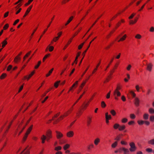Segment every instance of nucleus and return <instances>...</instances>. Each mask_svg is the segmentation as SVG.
I'll list each match as a JSON object with an SVG mask.
<instances>
[{
    "instance_id": "nucleus-1",
    "label": "nucleus",
    "mask_w": 154,
    "mask_h": 154,
    "mask_svg": "<svg viewBox=\"0 0 154 154\" xmlns=\"http://www.w3.org/2000/svg\"><path fill=\"white\" fill-rule=\"evenodd\" d=\"M23 122H20L19 125L16 130V132H18V135H20L25 128L26 125L23 124Z\"/></svg>"
},
{
    "instance_id": "nucleus-2",
    "label": "nucleus",
    "mask_w": 154,
    "mask_h": 154,
    "mask_svg": "<svg viewBox=\"0 0 154 154\" xmlns=\"http://www.w3.org/2000/svg\"><path fill=\"white\" fill-rule=\"evenodd\" d=\"M79 99H78L75 102V103L74 104L73 106H72V108L73 106H74L79 101ZM72 108L70 109L67 112H65L64 114L60 116V118L58 119V121L62 120L63 118L66 117L71 112L72 110Z\"/></svg>"
},
{
    "instance_id": "nucleus-3",
    "label": "nucleus",
    "mask_w": 154,
    "mask_h": 154,
    "mask_svg": "<svg viewBox=\"0 0 154 154\" xmlns=\"http://www.w3.org/2000/svg\"><path fill=\"white\" fill-rule=\"evenodd\" d=\"M130 148L129 150L131 152H135L136 149L137 147L135 143L133 142H131L129 143Z\"/></svg>"
},
{
    "instance_id": "nucleus-4",
    "label": "nucleus",
    "mask_w": 154,
    "mask_h": 154,
    "mask_svg": "<svg viewBox=\"0 0 154 154\" xmlns=\"http://www.w3.org/2000/svg\"><path fill=\"white\" fill-rule=\"evenodd\" d=\"M119 153H122V152H124V154H127L129 152V150L124 147H122L119 148Z\"/></svg>"
},
{
    "instance_id": "nucleus-5",
    "label": "nucleus",
    "mask_w": 154,
    "mask_h": 154,
    "mask_svg": "<svg viewBox=\"0 0 154 154\" xmlns=\"http://www.w3.org/2000/svg\"><path fill=\"white\" fill-rule=\"evenodd\" d=\"M113 95L114 96L115 99L116 100H118V97L121 96V93L119 91H114L113 93Z\"/></svg>"
},
{
    "instance_id": "nucleus-6",
    "label": "nucleus",
    "mask_w": 154,
    "mask_h": 154,
    "mask_svg": "<svg viewBox=\"0 0 154 154\" xmlns=\"http://www.w3.org/2000/svg\"><path fill=\"white\" fill-rule=\"evenodd\" d=\"M56 137L58 139H60L63 137L64 135L61 132L56 131Z\"/></svg>"
},
{
    "instance_id": "nucleus-7",
    "label": "nucleus",
    "mask_w": 154,
    "mask_h": 154,
    "mask_svg": "<svg viewBox=\"0 0 154 154\" xmlns=\"http://www.w3.org/2000/svg\"><path fill=\"white\" fill-rule=\"evenodd\" d=\"M74 135V132L72 131L67 132L66 133V136L69 138L72 137Z\"/></svg>"
},
{
    "instance_id": "nucleus-8",
    "label": "nucleus",
    "mask_w": 154,
    "mask_h": 154,
    "mask_svg": "<svg viewBox=\"0 0 154 154\" xmlns=\"http://www.w3.org/2000/svg\"><path fill=\"white\" fill-rule=\"evenodd\" d=\"M35 71H33L31 73L28 75L25 76L24 78V79H27L29 80L30 78L34 75L35 73Z\"/></svg>"
},
{
    "instance_id": "nucleus-9",
    "label": "nucleus",
    "mask_w": 154,
    "mask_h": 154,
    "mask_svg": "<svg viewBox=\"0 0 154 154\" xmlns=\"http://www.w3.org/2000/svg\"><path fill=\"white\" fill-rule=\"evenodd\" d=\"M32 7V5H31L28 7V8H27L26 11L24 15L23 16V17L24 18L25 17L29 14V13L30 11V10H31Z\"/></svg>"
},
{
    "instance_id": "nucleus-10",
    "label": "nucleus",
    "mask_w": 154,
    "mask_h": 154,
    "mask_svg": "<svg viewBox=\"0 0 154 154\" xmlns=\"http://www.w3.org/2000/svg\"><path fill=\"white\" fill-rule=\"evenodd\" d=\"M100 139L99 137H97L94 140V143L95 145L97 146L100 143Z\"/></svg>"
},
{
    "instance_id": "nucleus-11",
    "label": "nucleus",
    "mask_w": 154,
    "mask_h": 154,
    "mask_svg": "<svg viewBox=\"0 0 154 154\" xmlns=\"http://www.w3.org/2000/svg\"><path fill=\"white\" fill-rule=\"evenodd\" d=\"M46 135L47 137V140L48 141L52 137L51 131H48Z\"/></svg>"
},
{
    "instance_id": "nucleus-12",
    "label": "nucleus",
    "mask_w": 154,
    "mask_h": 154,
    "mask_svg": "<svg viewBox=\"0 0 154 154\" xmlns=\"http://www.w3.org/2000/svg\"><path fill=\"white\" fill-rule=\"evenodd\" d=\"M140 100L137 97H136L134 100V104L137 106H138L139 105Z\"/></svg>"
},
{
    "instance_id": "nucleus-13",
    "label": "nucleus",
    "mask_w": 154,
    "mask_h": 154,
    "mask_svg": "<svg viewBox=\"0 0 154 154\" xmlns=\"http://www.w3.org/2000/svg\"><path fill=\"white\" fill-rule=\"evenodd\" d=\"M105 118L106 119L110 120L112 118L111 116L110 115H109L108 112L105 113Z\"/></svg>"
},
{
    "instance_id": "nucleus-14",
    "label": "nucleus",
    "mask_w": 154,
    "mask_h": 154,
    "mask_svg": "<svg viewBox=\"0 0 154 154\" xmlns=\"http://www.w3.org/2000/svg\"><path fill=\"white\" fill-rule=\"evenodd\" d=\"M54 17H53L52 19H51V21L49 23V24H48V25L47 26V28L45 29L44 30V31H43V34H44L47 31V29L51 25V23H52V21L54 19Z\"/></svg>"
},
{
    "instance_id": "nucleus-15",
    "label": "nucleus",
    "mask_w": 154,
    "mask_h": 154,
    "mask_svg": "<svg viewBox=\"0 0 154 154\" xmlns=\"http://www.w3.org/2000/svg\"><path fill=\"white\" fill-rule=\"evenodd\" d=\"M33 127V125H31L27 129L26 133L29 134L32 130Z\"/></svg>"
},
{
    "instance_id": "nucleus-16",
    "label": "nucleus",
    "mask_w": 154,
    "mask_h": 154,
    "mask_svg": "<svg viewBox=\"0 0 154 154\" xmlns=\"http://www.w3.org/2000/svg\"><path fill=\"white\" fill-rule=\"evenodd\" d=\"M70 147V145L69 144H66L63 146V148L64 150H66L69 148Z\"/></svg>"
},
{
    "instance_id": "nucleus-17",
    "label": "nucleus",
    "mask_w": 154,
    "mask_h": 154,
    "mask_svg": "<svg viewBox=\"0 0 154 154\" xmlns=\"http://www.w3.org/2000/svg\"><path fill=\"white\" fill-rule=\"evenodd\" d=\"M152 65L151 63H149L147 64V69L149 71L151 70Z\"/></svg>"
},
{
    "instance_id": "nucleus-18",
    "label": "nucleus",
    "mask_w": 154,
    "mask_h": 154,
    "mask_svg": "<svg viewBox=\"0 0 154 154\" xmlns=\"http://www.w3.org/2000/svg\"><path fill=\"white\" fill-rule=\"evenodd\" d=\"M20 60V57L18 56H17L15 57L14 60V61L15 63H17Z\"/></svg>"
},
{
    "instance_id": "nucleus-19",
    "label": "nucleus",
    "mask_w": 154,
    "mask_h": 154,
    "mask_svg": "<svg viewBox=\"0 0 154 154\" xmlns=\"http://www.w3.org/2000/svg\"><path fill=\"white\" fill-rule=\"evenodd\" d=\"M46 139H47L46 136L44 135H42V137H41V139L42 140V143H44L45 141V140Z\"/></svg>"
},
{
    "instance_id": "nucleus-20",
    "label": "nucleus",
    "mask_w": 154,
    "mask_h": 154,
    "mask_svg": "<svg viewBox=\"0 0 154 154\" xmlns=\"http://www.w3.org/2000/svg\"><path fill=\"white\" fill-rule=\"evenodd\" d=\"M30 152L28 149H25L20 154H29Z\"/></svg>"
},
{
    "instance_id": "nucleus-21",
    "label": "nucleus",
    "mask_w": 154,
    "mask_h": 154,
    "mask_svg": "<svg viewBox=\"0 0 154 154\" xmlns=\"http://www.w3.org/2000/svg\"><path fill=\"white\" fill-rule=\"evenodd\" d=\"M127 37V35L126 34H125L118 41V42L121 41H124Z\"/></svg>"
},
{
    "instance_id": "nucleus-22",
    "label": "nucleus",
    "mask_w": 154,
    "mask_h": 154,
    "mask_svg": "<svg viewBox=\"0 0 154 154\" xmlns=\"http://www.w3.org/2000/svg\"><path fill=\"white\" fill-rule=\"evenodd\" d=\"M142 38V35L139 34H136L135 36V38L138 39H141Z\"/></svg>"
},
{
    "instance_id": "nucleus-23",
    "label": "nucleus",
    "mask_w": 154,
    "mask_h": 154,
    "mask_svg": "<svg viewBox=\"0 0 154 154\" xmlns=\"http://www.w3.org/2000/svg\"><path fill=\"white\" fill-rule=\"evenodd\" d=\"M149 114L146 113H144L143 116V118L145 120L148 119L149 118Z\"/></svg>"
},
{
    "instance_id": "nucleus-24",
    "label": "nucleus",
    "mask_w": 154,
    "mask_h": 154,
    "mask_svg": "<svg viewBox=\"0 0 154 154\" xmlns=\"http://www.w3.org/2000/svg\"><path fill=\"white\" fill-rule=\"evenodd\" d=\"M125 128V126L124 125H122L119 126V131H122L124 130Z\"/></svg>"
},
{
    "instance_id": "nucleus-25",
    "label": "nucleus",
    "mask_w": 154,
    "mask_h": 154,
    "mask_svg": "<svg viewBox=\"0 0 154 154\" xmlns=\"http://www.w3.org/2000/svg\"><path fill=\"white\" fill-rule=\"evenodd\" d=\"M89 78V77L88 79H86L85 81H84L81 84V85L80 86V88H83V86H84V85H85V84L86 83V82L88 80V79Z\"/></svg>"
},
{
    "instance_id": "nucleus-26",
    "label": "nucleus",
    "mask_w": 154,
    "mask_h": 154,
    "mask_svg": "<svg viewBox=\"0 0 154 154\" xmlns=\"http://www.w3.org/2000/svg\"><path fill=\"white\" fill-rule=\"evenodd\" d=\"M118 145V142L115 141L114 143H112L111 145V147L113 148H115Z\"/></svg>"
},
{
    "instance_id": "nucleus-27",
    "label": "nucleus",
    "mask_w": 154,
    "mask_h": 154,
    "mask_svg": "<svg viewBox=\"0 0 154 154\" xmlns=\"http://www.w3.org/2000/svg\"><path fill=\"white\" fill-rule=\"evenodd\" d=\"M100 61L98 63V64L97 65L96 67L94 69L92 72V73L93 74L97 70V69L99 66L100 64Z\"/></svg>"
},
{
    "instance_id": "nucleus-28",
    "label": "nucleus",
    "mask_w": 154,
    "mask_h": 154,
    "mask_svg": "<svg viewBox=\"0 0 154 154\" xmlns=\"http://www.w3.org/2000/svg\"><path fill=\"white\" fill-rule=\"evenodd\" d=\"M73 18V16H71V17H70L69 18V19H68V20L67 21V22L65 24V26H66L68 24H69L71 22V21L72 20Z\"/></svg>"
},
{
    "instance_id": "nucleus-29",
    "label": "nucleus",
    "mask_w": 154,
    "mask_h": 154,
    "mask_svg": "<svg viewBox=\"0 0 154 154\" xmlns=\"http://www.w3.org/2000/svg\"><path fill=\"white\" fill-rule=\"evenodd\" d=\"M119 126L120 125L118 123H115L114 125L113 128L114 129H117L119 128Z\"/></svg>"
},
{
    "instance_id": "nucleus-30",
    "label": "nucleus",
    "mask_w": 154,
    "mask_h": 154,
    "mask_svg": "<svg viewBox=\"0 0 154 154\" xmlns=\"http://www.w3.org/2000/svg\"><path fill=\"white\" fill-rule=\"evenodd\" d=\"M149 112L151 114H154V109L152 108H150L149 109Z\"/></svg>"
},
{
    "instance_id": "nucleus-31",
    "label": "nucleus",
    "mask_w": 154,
    "mask_h": 154,
    "mask_svg": "<svg viewBox=\"0 0 154 154\" xmlns=\"http://www.w3.org/2000/svg\"><path fill=\"white\" fill-rule=\"evenodd\" d=\"M62 149V147L60 146H56L54 148V150L57 151H59Z\"/></svg>"
},
{
    "instance_id": "nucleus-32",
    "label": "nucleus",
    "mask_w": 154,
    "mask_h": 154,
    "mask_svg": "<svg viewBox=\"0 0 154 154\" xmlns=\"http://www.w3.org/2000/svg\"><path fill=\"white\" fill-rule=\"evenodd\" d=\"M7 42L6 40V39L4 40L2 43V47L3 48L7 44Z\"/></svg>"
},
{
    "instance_id": "nucleus-33",
    "label": "nucleus",
    "mask_w": 154,
    "mask_h": 154,
    "mask_svg": "<svg viewBox=\"0 0 154 154\" xmlns=\"http://www.w3.org/2000/svg\"><path fill=\"white\" fill-rule=\"evenodd\" d=\"M54 70V68H52L48 72L47 74L46 75V76L47 77H48L52 73L53 71Z\"/></svg>"
},
{
    "instance_id": "nucleus-34",
    "label": "nucleus",
    "mask_w": 154,
    "mask_h": 154,
    "mask_svg": "<svg viewBox=\"0 0 154 154\" xmlns=\"http://www.w3.org/2000/svg\"><path fill=\"white\" fill-rule=\"evenodd\" d=\"M78 82H79L78 81H75V82L72 85V87H73L74 88H76L77 86Z\"/></svg>"
},
{
    "instance_id": "nucleus-35",
    "label": "nucleus",
    "mask_w": 154,
    "mask_h": 154,
    "mask_svg": "<svg viewBox=\"0 0 154 154\" xmlns=\"http://www.w3.org/2000/svg\"><path fill=\"white\" fill-rule=\"evenodd\" d=\"M60 82V81H57L55 82L54 84V87L56 88H57Z\"/></svg>"
},
{
    "instance_id": "nucleus-36",
    "label": "nucleus",
    "mask_w": 154,
    "mask_h": 154,
    "mask_svg": "<svg viewBox=\"0 0 154 154\" xmlns=\"http://www.w3.org/2000/svg\"><path fill=\"white\" fill-rule=\"evenodd\" d=\"M137 21V19H135L134 20H131L129 22V24H133L135 23Z\"/></svg>"
},
{
    "instance_id": "nucleus-37",
    "label": "nucleus",
    "mask_w": 154,
    "mask_h": 154,
    "mask_svg": "<svg viewBox=\"0 0 154 154\" xmlns=\"http://www.w3.org/2000/svg\"><path fill=\"white\" fill-rule=\"evenodd\" d=\"M50 55V54H48L45 56L44 57H43V59H42V61L43 62H44L45 60L48 57H49Z\"/></svg>"
},
{
    "instance_id": "nucleus-38",
    "label": "nucleus",
    "mask_w": 154,
    "mask_h": 154,
    "mask_svg": "<svg viewBox=\"0 0 154 154\" xmlns=\"http://www.w3.org/2000/svg\"><path fill=\"white\" fill-rule=\"evenodd\" d=\"M148 143L154 146V139H151L148 141Z\"/></svg>"
},
{
    "instance_id": "nucleus-39",
    "label": "nucleus",
    "mask_w": 154,
    "mask_h": 154,
    "mask_svg": "<svg viewBox=\"0 0 154 154\" xmlns=\"http://www.w3.org/2000/svg\"><path fill=\"white\" fill-rule=\"evenodd\" d=\"M129 93L132 95L133 97H135L136 94L132 90L129 91Z\"/></svg>"
},
{
    "instance_id": "nucleus-40",
    "label": "nucleus",
    "mask_w": 154,
    "mask_h": 154,
    "mask_svg": "<svg viewBox=\"0 0 154 154\" xmlns=\"http://www.w3.org/2000/svg\"><path fill=\"white\" fill-rule=\"evenodd\" d=\"M96 38V37H95L90 42V43H89V45H88V46L87 48V49L84 51V52L83 53V54H84L85 55V54L86 53V51H87V50H88V48H89L90 46V45L91 44V42L94 40V39Z\"/></svg>"
},
{
    "instance_id": "nucleus-41",
    "label": "nucleus",
    "mask_w": 154,
    "mask_h": 154,
    "mask_svg": "<svg viewBox=\"0 0 154 154\" xmlns=\"http://www.w3.org/2000/svg\"><path fill=\"white\" fill-rule=\"evenodd\" d=\"M110 112L113 116H115L116 114V112L114 109H112L110 110Z\"/></svg>"
},
{
    "instance_id": "nucleus-42",
    "label": "nucleus",
    "mask_w": 154,
    "mask_h": 154,
    "mask_svg": "<svg viewBox=\"0 0 154 154\" xmlns=\"http://www.w3.org/2000/svg\"><path fill=\"white\" fill-rule=\"evenodd\" d=\"M144 121L142 120H140L137 121V123L139 125H142L144 123Z\"/></svg>"
},
{
    "instance_id": "nucleus-43",
    "label": "nucleus",
    "mask_w": 154,
    "mask_h": 154,
    "mask_svg": "<svg viewBox=\"0 0 154 154\" xmlns=\"http://www.w3.org/2000/svg\"><path fill=\"white\" fill-rule=\"evenodd\" d=\"M6 75H7L6 73H3L1 76L0 78L1 79H3L6 77Z\"/></svg>"
},
{
    "instance_id": "nucleus-44",
    "label": "nucleus",
    "mask_w": 154,
    "mask_h": 154,
    "mask_svg": "<svg viewBox=\"0 0 154 154\" xmlns=\"http://www.w3.org/2000/svg\"><path fill=\"white\" fill-rule=\"evenodd\" d=\"M128 121V119L126 118H124L122 119L121 122L122 123H125Z\"/></svg>"
},
{
    "instance_id": "nucleus-45",
    "label": "nucleus",
    "mask_w": 154,
    "mask_h": 154,
    "mask_svg": "<svg viewBox=\"0 0 154 154\" xmlns=\"http://www.w3.org/2000/svg\"><path fill=\"white\" fill-rule=\"evenodd\" d=\"M41 63V61H39L38 62V63L37 65L35 66V69H37L39 66H40V64Z\"/></svg>"
},
{
    "instance_id": "nucleus-46",
    "label": "nucleus",
    "mask_w": 154,
    "mask_h": 154,
    "mask_svg": "<svg viewBox=\"0 0 154 154\" xmlns=\"http://www.w3.org/2000/svg\"><path fill=\"white\" fill-rule=\"evenodd\" d=\"M59 38L57 36L55 37H54L52 40V42H56L58 41Z\"/></svg>"
},
{
    "instance_id": "nucleus-47",
    "label": "nucleus",
    "mask_w": 154,
    "mask_h": 154,
    "mask_svg": "<svg viewBox=\"0 0 154 154\" xmlns=\"http://www.w3.org/2000/svg\"><path fill=\"white\" fill-rule=\"evenodd\" d=\"M106 104L104 101H102L101 103V106L102 108H105L106 106Z\"/></svg>"
},
{
    "instance_id": "nucleus-48",
    "label": "nucleus",
    "mask_w": 154,
    "mask_h": 154,
    "mask_svg": "<svg viewBox=\"0 0 154 154\" xmlns=\"http://www.w3.org/2000/svg\"><path fill=\"white\" fill-rule=\"evenodd\" d=\"M121 143L123 145H126L127 144V142L124 140H122L121 142Z\"/></svg>"
},
{
    "instance_id": "nucleus-49",
    "label": "nucleus",
    "mask_w": 154,
    "mask_h": 154,
    "mask_svg": "<svg viewBox=\"0 0 154 154\" xmlns=\"http://www.w3.org/2000/svg\"><path fill=\"white\" fill-rule=\"evenodd\" d=\"M149 119L152 122H154V116H151L150 117Z\"/></svg>"
},
{
    "instance_id": "nucleus-50",
    "label": "nucleus",
    "mask_w": 154,
    "mask_h": 154,
    "mask_svg": "<svg viewBox=\"0 0 154 154\" xmlns=\"http://www.w3.org/2000/svg\"><path fill=\"white\" fill-rule=\"evenodd\" d=\"M48 47H49V51L50 52L52 51L54 49V47L53 46H49Z\"/></svg>"
},
{
    "instance_id": "nucleus-51",
    "label": "nucleus",
    "mask_w": 154,
    "mask_h": 154,
    "mask_svg": "<svg viewBox=\"0 0 154 154\" xmlns=\"http://www.w3.org/2000/svg\"><path fill=\"white\" fill-rule=\"evenodd\" d=\"M130 117L131 119H135L136 116L134 114H131L130 115Z\"/></svg>"
},
{
    "instance_id": "nucleus-52",
    "label": "nucleus",
    "mask_w": 154,
    "mask_h": 154,
    "mask_svg": "<svg viewBox=\"0 0 154 154\" xmlns=\"http://www.w3.org/2000/svg\"><path fill=\"white\" fill-rule=\"evenodd\" d=\"M9 27V24H6L4 26L3 29L4 30L7 29Z\"/></svg>"
},
{
    "instance_id": "nucleus-53",
    "label": "nucleus",
    "mask_w": 154,
    "mask_h": 154,
    "mask_svg": "<svg viewBox=\"0 0 154 154\" xmlns=\"http://www.w3.org/2000/svg\"><path fill=\"white\" fill-rule=\"evenodd\" d=\"M146 152H152V149L150 148H148L146 149Z\"/></svg>"
},
{
    "instance_id": "nucleus-54",
    "label": "nucleus",
    "mask_w": 154,
    "mask_h": 154,
    "mask_svg": "<svg viewBox=\"0 0 154 154\" xmlns=\"http://www.w3.org/2000/svg\"><path fill=\"white\" fill-rule=\"evenodd\" d=\"M12 66L11 65H9L7 67V71H9L12 68Z\"/></svg>"
},
{
    "instance_id": "nucleus-55",
    "label": "nucleus",
    "mask_w": 154,
    "mask_h": 154,
    "mask_svg": "<svg viewBox=\"0 0 154 154\" xmlns=\"http://www.w3.org/2000/svg\"><path fill=\"white\" fill-rule=\"evenodd\" d=\"M89 103V101L88 103H86L84 105L83 108V109H86Z\"/></svg>"
},
{
    "instance_id": "nucleus-56",
    "label": "nucleus",
    "mask_w": 154,
    "mask_h": 154,
    "mask_svg": "<svg viewBox=\"0 0 154 154\" xmlns=\"http://www.w3.org/2000/svg\"><path fill=\"white\" fill-rule=\"evenodd\" d=\"M94 145L93 144H91L88 146V149H90L91 148L94 147Z\"/></svg>"
},
{
    "instance_id": "nucleus-57",
    "label": "nucleus",
    "mask_w": 154,
    "mask_h": 154,
    "mask_svg": "<svg viewBox=\"0 0 154 154\" xmlns=\"http://www.w3.org/2000/svg\"><path fill=\"white\" fill-rule=\"evenodd\" d=\"M135 88L136 89V90L137 91V92H139L140 88V87H139V85H136L135 86Z\"/></svg>"
},
{
    "instance_id": "nucleus-58",
    "label": "nucleus",
    "mask_w": 154,
    "mask_h": 154,
    "mask_svg": "<svg viewBox=\"0 0 154 154\" xmlns=\"http://www.w3.org/2000/svg\"><path fill=\"white\" fill-rule=\"evenodd\" d=\"M84 42H83V43H82L80 45H79V46H78L79 49H80L82 48L83 45H84Z\"/></svg>"
},
{
    "instance_id": "nucleus-59",
    "label": "nucleus",
    "mask_w": 154,
    "mask_h": 154,
    "mask_svg": "<svg viewBox=\"0 0 154 154\" xmlns=\"http://www.w3.org/2000/svg\"><path fill=\"white\" fill-rule=\"evenodd\" d=\"M110 92H111V91H109V93H107V94L106 96V98L109 99L110 98Z\"/></svg>"
},
{
    "instance_id": "nucleus-60",
    "label": "nucleus",
    "mask_w": 154,
    "mask_h": 154,
    "mask_svg": "<svg viewBox=\"0 0 154 154\" xmlns=\"http://www.w3.org/2000/svg\"><path fill=\"white\" fill-rule=\"evenodd\" d=\"M121 99L122 101L124 102L126 100V99L125 96L123 95L121 97Z\"/></svg>"
},
{
    "instance_id": "nucleus-61",
    "label": "nucleus",
    "mask_w": 154,
    "mask_h": 154,
    "mask_svg": "<svg viewBox=\"0 0 154 154\" xmlns=\"http://www.w3.org/2000/svg\"><path fill=\"white\" fill-rule=\"evenodd\" d=\"M131 66L130 64H129L127 67L126 69H127V70L129 71L131 69Z\"/></svg>"
},
{
    "instance_id": "nucleus-62",
    "label": "nucleus",
    "mask_w": 154,
    "mask_h": 154,
    "mask_svg": "<svg viewBox=\"0 0 154 154\" xmlns=\"http://www.w3.org/2000/svg\"><path fill=\"white\" fill-rule=\"evenodd\" d=\"M31 53V51H29L28 53H27L24 56L26 58Z\"/></svg>"
},
{
    "instance_id": "nucleus-63",
    "label": "nucleus",
    "mask_w": 154,
    "mask_h": 154,
    "mask_svg": "<svg viewBox=\"0 0 154 154\" xmlns=\"http://www.w3.org/2000/svg\"><path fill=\"white\" fill-rule=\"evenodd\" d=\"M135 15V13H133L131 14V15L129 17V19H132L133 17L134 16V15Z\"/></svg>"
},
{
    "instance_id": "nucleus-64",
    "label": "nucleus",
    "mask_w": 154,
    "mask_h": 154,
    "mask_svg": "<svg viewBox=\"0 0 154 154\" xmlns=\"http://www.w3.org/2000/svg\"><path fill=\"white\" fill-rule=\"evenodd\" d=\"M149 31L151 32H154V27L153 26L151 27L149 29Z\"/></svg>"
}]
</instances>
